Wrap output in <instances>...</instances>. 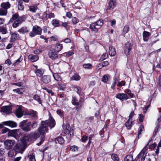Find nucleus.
I'll return each instance as SVG.
<instances>
[{
    "instance_id": "1",
    "label": "nucleus",
    "mask_w": 161,
    "mask_h": 161,
    "mask_svg": "<svg viewBox=\"0 0 161 161\" xmlns=\"http://www.w3.org/2000/svg\"><path fill=\"white\" fill-rule=\"evenodd\" d=\"M55 125V120L52 117H50L49 120L41 121V125L38 129V130L31 132L27 136L31 142L36 140L40 137V134L42 135L41 137L44 138L45 137L44 135L48 131V126L52 129Z\"/></svg>"
},
{
    "instance_id": "2",
    "label": "nucleus",
    "mask_w": 161,
    "mask_h": 161,
    "mask_svg": "<svg viewBox=\"0 0 161 161\" xmlns=\"http://www.w3.org/2000/svg\"><path fill=\"white\" fill-rule=\"evenodd\" d=\"M103 21L102 20L99 19L97 21L91 24L90 25V28L92 31L97 32L98 29L103 25Z\"/></svg>"
},
{
    "instance_id": "3",
    "label": "nucleus",
    "mask_w": 161,
    "mask_h": 161,
    "mask_svg": "<svg viewBox=\"0 0 161 161\" xmlns=\"http://www.w3.org/2000/svg\"><path fill=\"white\" fill-rule=\"evenodd\" d=\"M42 29L38 26L35 25L33 27L32 31L29 33V36L31 37H34L36 35L41 34Z\"/></svg>"
},
{
    "instance_id": "4",
    "label": "nucleus",
    "mask_w": 161,
    "mask_h": 161,
    "mask_svg": "<svg viewBox=\"0 0 161 161\" xmlns=\"http://www.w3.org/2000/svg\"><path fill=\"white\" fill-rule=\"evenodd\" d=\"M149 142L147 144L146 146L141 150L139 153L138 155L136 158L137 160L141 158L140 161H144L146 156L147 153V146L149 144Z\"/></svg>"
},
{
    "instance_id": "5",
    "label": "nucleus",
    "mask_w": 161,
    "mask_h": 161,
    "mask_svg": "<svg viewBox=\"0 0 161 161\" xmlns=\"http://www.w3.org/2000/svg\"><path fill=\"white\" fill-rule=\"evenodd\" d=\"M15 141L14 140L7 139L4 142L5 148L7 150L12 149L15 144Z\"/></svg>"
},
{
    "instance_id": "6",
    "label": "nucleus",
    "mask_w": 161,
    "mask_h": 161,
    "mask_svg": "<svg viewBox=\"0 0 161 161\" xmlns=\"http://www.w3.org/2000/svg\"><path fill=\"white\" fill-rule=\"evenodd\" d=\"M21 146L22 147V151H24L25 149L28 146V143L31 142L28 138L27 136H25L21 139Z\"/></svg>"
},
{
    "instance_id": "7",
    "label": "nucleus",
    "mask_w": 161,
    "mask_h": 161,
    "mask_svg": "<svg viewBox=\"0 0 161 161\" xmlns=\"http://www.w3.org/2000/svg\"><path fill=\"white\" fill-rule=\"evenodd\" d=\"M52 73H60L61 70L58 64H55L49 67Z\"/></svg>"
},
{
    "instance_id": "8",
    "label": "nucleus",
    "mask_w": 161,
    "mask_h": 161,
    "mask_svg": "<svg viewBox=\"0 0 161 161\" xmlns=\"http://www.w3.org/2000/svg\"><path fill=\"white\" fill-rule=\"evenodd\" d=\"M115 97L121 101L126 100L129 98L128 96L126 94L121 93L117 94L115 96Z\"/></svg>"
},
{
    "instance_id": "9",
    "label": "nucleus",
    "mask_w": 161,
    "mask_h": 161,
    "mask_svg": "<svg viewBox=\"0 0 161 161\" xmlns=\"http://www.w3.org/2000/svg\"><path fill=\"white\" fill-rule=\"evenodd\" d=\"M12 110V108L10 106H5L1 108L2 112L5 113L6 114L11 113Z\"/></svg>"
},
{
    "instance_id": "10",
    "label": "nucleus",
    "mask_w": 161,
    "mask_h": 161,
    "mask_svg": "<svg viewBox=\"0 0 161 161\" xmlns=\"http://www.w3.org/2000/svg\"><path fill=\"white\" fill-rule=\"evenodd\" d=\"M59 51H49V57L52 59H55L58 57V53Z\"/></svg>"
},
{
    "instance_id": "11",
    "label": "nucleus",
    "mask_w": 161,
    "mask_h": 161,
    "mask_svg": "<svg viewBox=\"0 0 161 161\" xmlns=\"http://www.w3.org/2000/svg\"><path fill=\"white\" fill-rule=\"evenodd\" d=\"M108 3V6L107 9H113L116 5V2L115 0H109Z\"/></svg>"
},
{
    "instance_id": "12",
    "label": "nucleus",
    "mask_w": 161,
    "mask_h": 161,
    "mask_svg": "<svg viewBox=\"0 0 161 161\" xmlns=\"http://www.w3.org/2000/svg\"><path fill=\"white\" fill-rule=\"evenodd\" d=\"M3 123L5 125L11 127H15L17 126L16 123L12 121H4Z\"/></svg>"
},
{
    "instance_id": "13",
    "label": "nucleus",
    "mask_w": 161,
    "mask_h": 161,
    "mask_svg": "<svg viewBox=\"0 0 161 161\" xmlns=\"http://www.w3.org/2000/svg\"><path fill=\"white\" fill-rule=\"evenodd\" d=\"M8 136H12L17 139L18 136L17 130H9L8 132Z\"/></svg>"
},
{
    "instance_id": "14",
    "label": "nucleus",
    "mask_w": 161,
    "mask_h": 161,
    "mask_svg": "<svg viewBox=\"0 0 161 161\" xmlns=\"http://www.w3.org/2000/svg\"><path fill=\"white\" fill-rule=\"evenodd\" d=\"M23 112L22 110V108L21 107H19L16 110L15 114L17 117L18 118L21 117L23 115Z\"/></svg>"
},
{
    "instance_id": "15",
    "label": "nucleus",
    "mask_w": 161,
    "mask_h": 161,
    "mask_svg": "<svg viewBox=\"0 0 161 161\" xmlns=\"http://www.w3.org/2000/svg\"><path fill=\"white\" fill-rule=\"evenodd\" d=\"M42 81L44 83L47 84L51 81V76L49 75H44L42 77Z\"/></svg>"
},
{
    "instance_id": "16",
    "label": "nucleus",
    "mask_w": 161,
    "mask_h": 161,
    "mask_svg": "<svg viewBox=\"0 0 161 161\" xmlns=\"http://www.w3.org/2000/svg\"><path fill=\"white\" fill-rule=\"evenodd\" d=\"M43 17L46 18V19L53 18L55 17V15L53 13H49L48 14H47L46 12H45L43 14Z\"/></svg>"
},
{
    "instance_id": "17",
    "label": "nucleus",
    "mask_w": 161,
    "mask_h": 161,
    "mask_svg": "<svg viewBox=\"0 0 161 161\" xmlns=\"http://www.w3.org/2000/svg\"><path fill=\"white\" fill-rule=\"evenodd\" d=\"M11 5L8 2L3 3L0 5L1 7L4 9H7L10 8Z\"/></svg>"
},
{
    "instance_id": "18",
    "label": "nucleus",
    "mask_w": 161,
    "mask_h": 161,
    "mask_svg": "<svg viewBox=\"0 0 161 161\" xmlns=\"http://www.w3.org/2000/svg\"><path fill=\"white\" fill-rule=\"evenodd\" d=\"M18 31L20 33L25 34L28 33L29 31V30L28 28L27 27H23L19 29Z\"/></svg>"
},
{
    "instance_id": "19",
    "label": "nucleus",
    "mask_w": 161,
    "mask_h": 161,
    "mask_svg": "<svg viewBox=\"0 0 161 161\" xmlns=\"http://www.w3.org/2000/svg\"><path fill=\"white\" fill-rule=\"evenodd\" d=\"M59 20L56 19H53L51 21L52 25L54 27H58L60 26Z\"/></svg>"
},
{
    "instance_id": "20",
    "label": "nucleus",
    "mask_w": 161,
    "mask_h": 161,
    "mask_svg": "<svg viewBox=\"0 0 161 161\" xmlns=\"http://www.w3.org/2000/svg\"><path fill=\"white\" fill-rule=\"evenodd\" d=\"M71 103L73 105H76L78 106L81 107V105H80L79 103L78 102V100L76 99L75 97H72Z\"/></svg>"
},
{
    "instance_id": "21",
    "label": "nucleus",
    "mask_w": 161,
    "mask_h": 161,
    "mask_svg": "<svg viewBox=\"0 0 161 161\" xmlns=\"http://www.w3.org/2000/svg\"><path fill=\"white\" fill-rule=\"evenodd\" d=\"M31 125V122H28L27 123V125H26L25 126L23 127L22 129L23 130H24L25 131H29L31 130V128L30 127Z\"/></svg>"
},
{
    "instance_id": "22",
    "label": "nucleus",
    "mask_w": 161,
    "mask_h": 161,
    "mask_svg": "<svg viewBox=\"0 0 161 161\" xmlns=\"http://www.w3.org/2000/svg\"><path fill=\"white\" fill-rule=\"evenodd\" d=\"M28 57L29 58L32 62H35L38 59V57L36 55L31 54Z\"/></svg>"
},
{
    "instance_id": "23",
    "label": "nucleus",
    "mask_w": 161,
    "mask_h": 161,
    "mask_svg": "<svg viewBox=\"0 0 161 161\" xmlns=\"http://www.w3.org/2000/svg\"><path fill=\"white\" fill-rule=\"evenodd\" d=\"M150 35V33L146 31H144L143 33V40L145 41H147L148 40V37Z\"/></svg>"
},
{
    "instance_id": "24",
    "label": "nucleus",
    "mask_w": 161,
    "mask_h": 161,
    "mask_svg": "<svg viewBox=\"0 0 161 161\" xmlns=\"http://www.w3.org/2000/svg\"><path fill=\"white\" fill-rule=\"evenodd\" d=\"M132 121H130V119H128L127 121L125 123V125L127 127V129L130 130L132 126Z\"/></svg>"
},
{
    "instance_id": "25",
    "label": "nucleus",
    "mask_w": 161,
    "mask_h": 161,
    "mask_svg": "<svg viewBox=\"0 0 161 161\" xmlns=\"http://www.w3.org/2000/svg\"><path fill=\"white\" fill-rule=\"evenodd\" d=\"M23 2L21 0H19L18 2V8L19 10L23 11L24 9V6L23 5Z\"/></svg>"
},
{
    "instance_id": "26",
    "label": "nucleus",
    "mask_w": 161,
    "mask_h": 161,
    "mask_svg": "<svg viewBox=\"0 0 161 161\" xmlns=\"http://www.w3.org/2000/svg\"><path fill=\"white\" fill-rule=\"evenodd\" d=\"M55 142L57 143V142L60 144H62L64 142V140L62 136H58L55 139Z\"/></svg>"
},
{
    "instance_id": "27",
    "label": "nucleus",
    "mask_w": 161,
    "mask_h": 161,
    "mask_svg": "<svg viewBox=\"0 0 161 161\" xmlns=\"http://www.w3.org/2000/svg\"><path fill=\"white\" fill-rule=\"evenodd\" d=\"M29 10L33 13H35L37 9V7L34 5H31L28 6Z\"/></svg>"
},
{
    "instance_id": "28",
    "label": "nucleus",
    "mask_w": 161,
    "mask_h": 161,
    "mask_svg": "<svg viewBox=\"0 0 161 161\" xmlns=\"http://www.w3.org/2000/svg\"><path fill=\"white\" fill-rule=\"evenodd\" d=\"M33 98L34 100L37 101L40 104H42V100L39 96L37 94L33 96Z\"/></svg>"
},
{
    "instance_id": "29",
    "label": "nucleus",
    "mask_w": 161,
    "mask_h": 161,
    "mask_svg": "<svg viewBox=\"0 0 161 161\" xmlns=\"http://www.w3.org/2000/svg\"><path fill=\"white\" fill-rule=\"evenodd\" d=\"M22 60L23 57L22 56H20L19 59L15 61L14 62L13 65L14 66L18 65L20 62H21Z\"/></svg>"
},
{
    "instance_id": "30",
    "label": "nucleus",
    "mask_w": 161,
    "mask_h": 161,
    "mask_svg": "<svg viewBox=\"0 0 161 161\" xmlns=\"http://www.w3.org/2000/svg\"><path fill=\"white\" fill-rule=\"evenodd\" d=\"M28 123L27 120L26 119L24 120L19 123V127L22 129L23 127L27 124Z\"/></svg>"
},
{
    "instance_id": "31",
    "label": "nucleus",
    "mask_w": 161,
    "mask_h": 161,
    "mask_svg": "<svg viewBox=\"0 0 161 161\" xmlns=\"http://www.w3.org/2000/svg\"><path fill=\"white\" fill-rule=\"evenodd\" d=\"M59 73H52L54 79L58 81H60L61 80V78L59 75L58 74Z\"/></svg>"
},
{
    "instance_id": "32",
    "label": "nucleus",
    "mask_w": 161,
    "mask_h": 161,
    "mask_svg": "<svg viewBox=\"0 0 161 161\" xmlns=\"http://www.w3.org/2000/svg\"><path fill=\"white\" fill-rule=\"evenodd\" d=\"M7 9H4L2 8H0V15H6L7 14Z\"/></svg>"
},
{
    "instance_id": "33",
    "label": "nucleus",
    "mask_w": 161,
    "mask_h": 161,
    "mask_svg": "<svg viewBox=\"0 0 161 161\" xmlns=\"http://www.w3.org/2000/svg\"><path fill=\"white\" fill-rule=\"evenodd\" d=\"M124 161H136L133 160V157L131 155L127 156L125 158Z\"/></svg>"
},
{
    "instance_id": "34",
    "label": "nucleus",
    "mask_w": 161,
    "mask_h": 161,
    "mask_svg": "<svg viewBox=\"0 0 161 161\" xmlns=\"http://www.w3.org/2000/svg\"><path fill=\"white\" fill-rule=\"evenodd\" d=\"M14 146V150H15L16 151H20V150H21L22 151L23 149L22 147V148H20V146L21 145V144H15Z\"/></svg>"
},
{
    "instance_id": "35",
    "label": "nucleus",
    "mask_w": 161,
    "mask_h": 161,
    "mask_svg": "<svg viewBox=\"0 0 161 161\" xmlns=\"http://www.w3.org/2000/svg\"><path fill=\"white\" fill-rule=\"evenodd\" d=\"M35 73L37 76L40 77L43 74L44 71L43 70L37 69L35 72Z\"/></svg>"
},
{
    "instance_id": "36",
    "label": "nucleus",
    "mask_w": 161,
    "mask_h": 161,
    "mask_svg": "<svg viewBox=\"0 0 161 161\" xmlns=\"http://www.w3.org/2000/svg\"><path fill=\"white\" fill-rule=\"evenodd\" d=\"M160 128L159 125H157L155 128L153 134V136L155 137L157 134V133L158 131V129Z\"/></svg>"
},
{
    "instance_id": "37",
    "label": "nucleus",
    "mask_w": 161,
    "mask_h": 161,
    "mask_svg": "<svg viewBox=\"0 0 161 161\" xmlns=\"http://www.w3.org/2000/svg\"><path fill=\"white\" fill-rule=\"evenodd\" d=\"M63 47V45L61 44L57 43L55 47V49L57 50H61Z\"/></svg>"
},
{
    "instance_id": "38",
    "label": "nucleus",
    "mask_w": 161,
    "mask_h": 161,
    "mask_svg": "<svg viewBox=\"0 0 161 161\" xmlns=\"http://www.w3.org/2000/svg\"><path fill=\"white\" fill-rule=\"evenodd\" d=\"M17 37V35L15 33H13L11 36L10 42H14Z\"/></svg>"
},
{
    "instance_id": "39",
    "label": "nucleus",
    "mask_w": 161,
    "mask_h": 161,
    "mask_svg": "<svg viewBox=\"0 0 161 161\" xmlns=\"http://www.w3.org/2000/svg\"><path fill=\"white\" fill-rule=\"evenodd\" d=\"M83 66L86 69H90L92 68V65L89 63L84 64Z\"/></svg>"
},
{
    "instance_id": "40",
    "label": "nucleus",
    "mask_w": 161,
    "mask_h": 161,
    "mask_svg": "<svg viewBox=\"0 0 161 161\" xmlns=\"http://www.w3.org/2000/svg\"><path fill=\"white\" fill-rule=\"evenodd\" d=\"M19 18V15L17 13H15L12 15V18L10 20V22H13V20L17 19Z\"/></svg>"
},
{
    "instance_id": "41",
    "label": "nucleus",
    "mask_w": 161,
    "mask_h": 161,
    "mask_svg": "<svg viewBox=\"0 0 161 161\" xmlns=\"http://www.w3.org/2000/svg\"><path fill=\"white\" fill-rule=\"evenodd\" d=\"M37 112L32 111L31 113H29L28 114L33 117L36 118L37 117Z\"/></svg>"
},
{
    "instance_id": "42",
    "label": "nucleus",
    "mask_w": 161,
    "mask_h": 161,
    "mask_svg": "<svg viewBox=\"0 0 161 161\" xmlns=\"http://www.w3.org/2000/svg\"><path fill=\"white\" fill-rule=\"evenodd\" d=\"M73 80H78L80 79V76L77 74H74L72 77Z\"/></svg>"
},
{
    "instance_id": "43",
    "label": "nucleus",
    "mask_w": 161,
    "mask_h": 161,
    "mask_svg": "<svg viewBox=\"0 0 161 161\" xmlns=\"http://www.w3.org/2000/svg\"><path fill=\"white\" fill-rule=\"evenodd\" d=\"M112 158L115 161H119V158L118 155L116 154H113L111 156Z\"/></svg>"
},
{
    "instance_id": "44",
    "label": "nucleus",
    "mask_w": 161,
    "mask_h": 161,
    "mask_svg": "<svg viewBox=\"0 0 161 161\" xmlns=\"http://www.w3.org/2000/svg\"><path fill=\"white\" fill-rule=\"evenodd\" d=\"M108 56L107 53H104L101 56L99 59L100 61H102L105 59H106Z\"/></svg>"
},
{
    "instance_id": "45",
    "label": "nucleus",
    "mask_w": 161,
    "mask_h": 161,
    "mask_svg": "<svg viewBox=\"0 0 161 161\" xmlns=\"http://www.w3.org/2000/svg\"><path fill=\"white\" fill-rule=\"evenodd\" d=\"M102 81L104 82L108 81V77L107 75H104L102 78Z\"/></svg>"
},
{
    "instance_id": "46",
    "label": "nucleus",
    "mask_w": 161,
    "mask_h": 161,
    "mask_svg": "<svg viewBox=\"0 0 161 161\" xmlns=\"http://www.w3.org/2000/svg\"><path fill=\"white\" fill-rule=\"evenodd\" d=\"M161 121V110L159 112V114L158 117L157 119V121L156 123L158 124Z\"/></svg>"
},
{
    "instance_id": "47",
    "label": "nucleus",
    "mask_w": 161,
    "mask_h": 161,
    "mask_svg": "<svg viewBox=\"0 0 161 161\" xmlns=\"http://www.w3.org/2000/svg\"><path fill=\"white\" fill-rule=\"evenodd\" d=\"M63 128H65V129L67 130V131H66V132H69V131H71V128H70L69 124H67L65 126H63Z\"/></svg>"
},
{
    "instance_id": "48",
    "label": "nucleus",
    "mask_w": 161,
    "mask_h": 161,
    "mask_svg": "<svg viewBox=\"0 0 161 161\" xmlns=\"http://www.w3.org/2000/svg\"><path fill=\"white\" fill-rule=\"evenodd\" d=\"M129 30V28L128 25L125 26L123 29V32L125 34L127 33Z\"/></svg>"
},
{
    "instance_id": "49",
    "label": "nucleus",
    "mask_w": 161,
    "mask_h": 161,
    "mask_svg": "<svg viewBox=\"0 0 161 161\" xmlns=\"http://www.w3.org/2000/svg\"><path fill=\"white\" fill-rule=\"evenodd\" d=\"M114 82L112 83L111 86V88L113 89H114L115 88V85L118 81V80L117 79L114 78Z\"/></svg>"
},
{
    "instance_id": "50",
    "label": "nucleus",
    "mask_w": 161,
    "mask_h": 161,
    "mask_svg": "<svg viewBox=\"0 0 161 161\" xmlns=\"http://www.w3.org/2000/svg\"><path fill=\"white\" fill-rule=\"evenodd\" d=\"M78 147L75 145L71 146L70 147V149L72 151L75 152L78 150Z\"/></svg>"
},
{
    "instance_id": "51",
    "label": "nucleus",
    "mask_w": 161,
    "mask_h": 161,
    "mask_svg": "<svg viewBox=\"0 0 161 161\" xmlns=\"http://www.w3.org/2000/svg\"><path fill=\"white\" fill-rule=\"evenodd\" d=\"M74 90L78 94H80L81 91V88L79 86H76L75 87Z\"/></svg>"
},
{
    "instance_id": "52",
    "label": "nucleus",
    "mask_w": 161,
    "mask_h": 161,
    "mask_svg": "<svg viewBox=\"0 0 161 161\" xmlns=\"http://www.w3.org/2000/svg\"><path fill=\"white\" fill-rule=\"evenodd\" d=\"M22 89L17 88V89H14L13 90V91L18 94H21L22 93V92L21 91H22Z\"/></svg>"
},
{
    "instance_id": "53",
    "label": "nucleus",
    "mask_w": 161,
    "mask_h": 161,
    "mask_svg": "<svg viewBox=\"0 0 161 161\" xmlns=\"http://www.w3.org/2000/svg\"><path fill=\"white\" fill-rule=\"evenodd\" d=\"M15 21L17 23H19V25L21 24L23 21V19L21 17H19Z\"/></svg>"
},
{
    "instance_id": "54",
    "label": "nucleus",
    "mask_w": 161,
    "mask_h": 161,
    "mask_svg": "<svg viewBox=\"0 0 161 161\" xmlns=\"http://www.w3.org/2000/svg\"><path fill=\"white\" fill-rule=\"evenodd\" d=\"M144 129V127L143 126L141 125L138 130V135L141 134V132Z\"/></svg>"
},
{
    "instance_id": "55",
    "label": "nucleus",
    "mask_w": 161,
    "mask_h": 161,
    "mask_svg": "<svg viewBox=\"0 0 161 161\" xmlns=\"http://www.w3.org/2000/svg\"><path fill=\"white\" fill-rule=\"evenodd\" d=\"M44 89L46 90L49 94H51L52 96H53L54 95L53 92L51 90L47 89V88H45Z\"/></svg>"
},
{
    "instance_id": "56",
    "label": "nucleus",
    "mask_w": 161,
    "mask_h": 161,
    "mask_svg": "<svg viewBox=\"0 0 161 161\" xmlns=\"http://www.w3.org/2000/svg\"><path fill=\"white\" fill-rule=\"evenodd\" d=\"M69 23L68 22H63L62 24V26L64 27L65 28L67 29L69 26Z\"/></svg>"
},
{
    "instance_id": "57",
    "label": "nucleus",
    "mask_w": 161,
    "mask_h": 161,
    "mask_svg": "<svg viewBox=\"0 0 161 161\" xmlns=\"http://www.w3.org/2000/svg\"><path fill=\"white\" fill-rule=\"evenodd\" d=\"M108 62L107 61H105L102 62L101 64L103 67L106 66L108 65Z\"/></svg>"
},
{
    "instance_id": "58",
    "label": "nucleus",
    "mask_w": 161,
    "mask_h": 161,
    "mask_svg": "<svg viewBox=\"0 0 161 161\" xmlns=\"http://www.w3.org/2000/svg\"><path fill=\"white\" fill-rule=\"evenodd\" d=\"M74 53L72 51H69L66 53V57H69L73 55Z\"/></svg>"
},
{
    "instance_id": "59",
    "label": "nucleus",
    "mask_w": 161,
    "mask_h": 161,
    "mask_svg": "<svg viewBox=\"0 0 161 161\" xmlns=\"http://www.w3.org/2000/svg\"><path fill=\"white\" fill-rule=\"evenodd\" d=\"M88 139V137L86 135H84L81 137V141L83 142H86Z\"/></svg>"
},
{
    "instance_id": "60",
    "label": "nucleus",
    "mask_w": 161,
    "mask_h": 161,
    "mask_svg": "<svg viewBox=\"0 0 161 161\" xmlns=\"http://www.w3.org/2000/svg\"><path fill=\"white\" fill-rule=\"evenodd\" d=\"M8 155L9 157L12 158L14 155V152L13 151L11 150L9 151L8 153Z\"/></svg>"
},
{
    "instance_id": "61",
    "label": "nucleus",
    "mask_w": 161,
    "mask_h": 161,
    "mask_svg": "<svg viewBox=\"0 0 161 161\" xmlns=\"http://www.w3.org/2000/svg\"><path fill=\"white\" fill-rule=\"evenodd\" d=\"M110 22L111 23V25L112 27L114 26L116 24V20L114 19L111 20L110 21Z\"/></svg>"
},
{
    "instance_id": "62",
    "label": "nucleus",
    "mask_w": 161,
    "mask_h": 161,
    "mask_svg": "<svg viewBox=\"0 0 161 161\" xmlns=\"http://www.w3.org/2000/svg\"><path fill=\"white\" fill-rule=\"evenodd\" d=\"M125 81H122L120 82H119L117 84V86H125Z\"/></svg>"
},
{
    "instance_id": "63",
    "label": "nucleus",
    "mask_w": 161,
    "mask_h": 161,
    "mask_svg": "<svg viewBox=\"0 0 161 161\" xmlns=\"http://www.w3.org/2000/svg\"><path fill=\"white\" fill-rule=\"evenodd\" d=\"M116 54V51H109V54L111 56H114Z\"/></svg>"
},
{
    "instance_id": "64",
    "label": "nucleus",
    "mask_w": 161,
    "mask_h": 161,
    "mask_svg": "<svg viewBox=\"0 0 161 161\" xmlns=\"http://www.w3.org/2000/svg\"><path fill=\"white\" fill-rule=\"evenodd\" d=\"M57 113L60 116H63L64 113L62 112L61 110H57Z\"/></svg>"
}]
</instances>
